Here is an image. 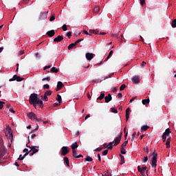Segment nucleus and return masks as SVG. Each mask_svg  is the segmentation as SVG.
Masks as SVG:
<instances>
[{"label":"nucleus","instance_id":"nucleus-1","mask_svg":"<svg viewBox=\"0 0 176 176\" xmlns=\"http://www.w3.org/2000/svg\"><path fill=\"white\" fill-rule=\"evenodd\" d=\"M30 103H33V102H38V101H42L41 100H39V98H38V94H32L30 96Z\"/></svg>","mask_w":176,"mask_h":176},{"label":"nucleus","instance_id":"nucleus-2","mask_svg":"<svg viewBox=\"0 0 176 176\" xmlns=\"http://www.w3.org/2000/svg\"><path fill=\"white\" fill-rule=\"evenodd\" d=\"M5 151V146H3V140H0V160H2L3 157V152Z\"/></svg>","mask_w":176,"mask_h":176},{"label":"nucleus","instance_id":"nucleus-3","mask_svg":"<svg viewBox=\"0 0 176 176\" xmlns=\"http://www.w3.org/2000/svg\"><path fill=\"white\" fill-rule=\"evenodd\" d=\"M28 117L31 120H36L37 122H40L41 119L36 118V115L34 112H30L28 113Z\"/></svg>","mask_w":176,"mask_h":176},{"label":"nucleus","instance_id":"nucleus-4","mask_svg":"<svg viewBox=\"0 0 176 176\" xmlns=\"http://www.w3.org/2000/svg\"><path fill=\"white\" fill-rule=\"evenodd\" d=\"M153 156L152 158V163H151V166L152 167H156V166H157V153H153Z\"/></svg>","mask_w":176,"mask_h":176},{"label":"nucleus","instance_id":"nucleus-5","mask_svg":"<svg viewBox=\"0 0 176 176\" xmlns=\"http://www.w3.org/2000/svg\"><path fill=\"white\" fill-rule=\"evenodd\" d=\"M27 148H30L31 150V152H33V153H38L39 152V150H38L36 148H39V146H28V144H26Z\"/></svg>","mask_w":176,"mask_h":176},{"label":"nucleus","instance_id":"nucleus-6","mask_svg":"<svg viewBox=\"0 0 176 176\" xmlns=\"http://www.w3.org/2000/svg\"><path fill=\"white\" fill-rule=\"evenodd\" d=\"M69 153V150H68V146H63L61 148V155L65 156Z\"/></svg>","mask_w":176,"mask_h":176},{"label":"nucleus","instance_id":"nucleus-7","mask_svg":"<svg viewBox=\"0 0 176 176\" xmlns=\"http://www.w3.org/2000/svg\"><path fill=\"white\" fill-rule=\"evenodd\" d=\"M31 105H33L34 108L36 109V105H39L40 108H43V101L38 100L36 102L30 103Z\"/></svg>","mask_w":176,"mask_h":176},{"label":"nucleus","instance_id":"nucleus-8","mask_svg":"<svg viewBox=\"0 0 176 176\" xmlns=\"http://www.w3.org/2000/svg\"><path fill=\"white\" fill-rule=\"evenodd\" d=\"M120 140H122V133H120L118 137L116 138L114 146H116L120 144Z\"/></svg>","mask_w":176,"mask_h":176},{"label":"nucleus","instance_id":"nucleus-9","mask_svg":"<svg viewBox=\"0 0 176 176\" xmlns=\"http://www.w3.org/2000/svg\"><path fill=\"white\" fill-rule=\"evenodd\" d=\"M94 56V54L87 53L85 55V57L87 60H89V61H91V60H93Z\"/></svg>","mask_w":176,"mask_h":176},{"label":"nucleus","instance_id":"nucleus-10","mask_svg":"<svg viewBox=\"0 0 176 176\" xmlns=\"http://www.w3.org/2000/svg\"><path fill=\"white\" fill-rule=\"evenodd\" d=\"M46 34H47V36H50V38H52V37L54 36V35H56V32H54V30H52L47 32Z\"/></svg>","mask_w":176,"mask_h":176},{"label":"nucleus","instance_id":"nucleus-11","mask_svg":"<svg viewBox=\"0 0 176 176\" xmlns=\"http://www.w3.org/2000/svg\"><path fill=\"white\" fill-rule=\"evenodd\" d=\"M63 86H64V84H63L62 82L58 81L57 83V87H56V91H59V90H61V89H63Z\"/></svg>","mask_w":176,"mask_h":176},{"label":"nucleus","instance_id":"nucleus-12","mask_svg":"<svg viewBox=\"0 0 176 176\" xmlns=\"http://www.w3.org/2000/svg\"><path fill=\"white\" fill-rule=\"evenodd\" d=\"M64 39V36H61V35H58L57 37H56L54 39V42H61Z\"/></svg>","mask_w":176,"mask_h":176},{"label":"nucleus","instance_id":"nucleus-13","mask_svg":"<svg viewBox=\"0 0 176 176\" xmlns=\"http://www.w3.org/2000/svg\"><path fill=\"white\" fill-rule=\"evenodd\" d=\"M105 102L108 103L110 101H112V95L109 94L107 96L104 97Z\"/></svg>","mask_w":176,"mask_h":176},{"label":"nucleus","instance_id":"nucleus-14","mask_svg":"<svg viewBox=\"0 0 176 176\" xmlns=\"http://www.w3.org/2000/svg\"><path fill=\"white\" fill-rule=\"evenodd\" d=\"M132 81L133 83H140V77L138 76H135L132 78Z\"/></svg>","mask_w":176,"mask_h":176},{"label":"nucleus","instance_id":"nucleus-15","mask_svg":"<svg viewBox=\"0 0 176 176\" xmlns=\"http://www.w3.org/2000/svg\"><path fill=\"white\" fill-rule=\"evenodd\" d=\"M47 19V12H43L40 16V20H46Z\"/></svg>","mask_w":176,"mask_h":176},{"label":"nucleus","instance_id":"nucleus-16","mask_svg":"<svg viewBox=\"0 0 176 176\" xmlns=\"http://www.w3.org/2000/svg\"><path fill=\"white\" fill-rule=\"evenodd\" d=\"M130 118V108L126 109V120H129Z\"/></svg>","mask_w":176,"mask_h":176},{"label":"nucleus","instance_id":"nucleus-17","mask_svg":"<svg viewBox=\"0 0 176 176\" xmlns=\"http://www.w3.org/2000/svg\"><path fill=\"white\" fill-rule=\"evenodd\" d=\"M30 152H27L24 154V155H20L18 160H24V158L25 157V156H28V155H29Z\"/></svg>","mask_w":176,"mask_h":176},{"label":"nucleus","instance_id":"nucleus-18","mask_svg":"<svg viewBox=\"0 0 176 176\" xmlns=\"http://www.w3.org/2000/svg\"><path fill=\"white\" fill-rule=\"evenodd\" d=\"M78 146H79V145H78V142H74L71 145V148L72 149V151H75L76 149V148H78Z\"/></svg>","mask_w":176,"mask_h":176},{"label":"nucleus","instance_id":"nucleus-19","mask_svg":"<svg viewBox=\"0 0 176 176\" xmlns=\"http://www.w3.org/2000/svg\"><path fill=\"white\" fill-rule=\"evenodd\" d=\"M170 142H171V137H169L166 140V146L167 148H170Z\"/></svg>","mask_w":176,"mask_h":176},{"label":"nucleus","instance_id":"nucleus-20","mask_svg":"<svg viewBox=\"0 0 176 176\" xmlns=\"http://www.w3.org/2000/svg\"><path fill=\"white\" fill-rule=\"evenodd\" d=\"M112 54H113V50L110 51V52L109 53L108 56L104 60V61H108V60H109V58H111V57H112Z\"/></svg>","mask_w":176,"mask_h":176},{"label":"nucleus","instance_id":"nucleus-21","mask_svg":"<svg viewBox=\"0 0 176 176\" xmlns=\"http://www.w3.org/2000/svg\"><path fill=\"white\" fill-rule=\"evenodd\" d=\"M170 133H171V131L170 130V129L168 128L166 129L165 132L163 134L166 135V137H168Z\"/></svg>","mask_w":176,"mask_h":176},{"label":"nucleus","instance_id":"nucleus-22","mask_svg":"<svg viewBox=\"0 0 176 176\" xmlns=\"http://www.w3.org/2000/svg\"><path fill=\"white\" fill-rule=\"evenodd\" d=\"M63 160H64V162L66 163L67 166L68 167H69V160L68 159V157H65L63 158Z\"/></svg>","mask_w":176,"mask_h":176},{"label":"nucleus","instance_id":"nucleus-23","mask_svg":"<svg viewBox=\"0 0 176 176\" xmlns=\"http://www.w3.org/2000/svg\"><path fill=\"white\" fill-rule=\"evenodd\" d=\"M138 170L139 171V173H140V174H141L142 176H146V175H145V172L141 170V166H138Z\"/></svg>","mask_w":176,"mask_h":176},{"label":"nucleus","instance_id":"nucleus-24","mask_svg":"<svg viewBox=\"0 0 176 176\" xmlns=\"http://www.w3.org/2000/svg\"><path fill=\"white\" fill-rule=\"evenodd\" d=\"M105 97V94L102 93L100 96L97 98V100L101 101Z\"/></svg>","mask_w":176,"mask_h":176},{"label":"nucleus","instance_id":"nucleus-25","mask_svg":"<svg viewBox=\"0 0 176 176\" xmlns=\"http://www.w3.org/2000/svg\"><path fill=\"white\" fill-rule=\"evenodd\" d=\"M50 72H54V74H57V72H58V69L56 67H52Z\"/></svg>","mask_w":176,"mask_h":176},{"label":"nucleus","instance_id":"nucleus-26","mask_svg":"<svg viewBox=\"0 0 176 176\" xmlns=\"http://www.w3.org/2000/svg\"><path fill=\"white\" fill-rule=\"evenodd\" d=\"M149 129V126L148 125H144L142 126L141 130L142 131H146Z\"/></svg>","mask_w":176,"mask_h":176},{"label":"nucleus","instance_id":"nucleus-27","mask_svg":"<svg viewBox=\"0 0 176 176\" xmlns=\"http://www.w3.org/2000/svg\"><path fill=\"white\" fill-rule=\"evenodd\" d=\"M75 46H76V44H75V43H71V44L69 45V46H68L69 50H72V49H74V47H75Z\"/></svg>","mask_w":176,"mask_h":176},{"label":"nucleus","instance_id":"nucleus-28","mask_svg":"<svg viewBox=\"0 0 176 176\" xmlns=\"http://www.w3.org/2000/svg\"><path fill=\"white\" fill-rule=\"evenodd\" d=\"M143 105H146L148 104H149V99H144L142 101Z\"/></svg>","mask_w":176,"mask_h":176},{"label":"nucleus","instance_id":"nucleus-29","mask_svg":"<svg viewBox=\"0 0 176 176\" xmlns=\"http://www.w3.org/2000/svg\"><path fill=\"white\" fill-rule=\"evenodd\" d=\"M120 157L121 159L120 164H124V156H123L122 154H120Z\"/></svg>","mask_w":176,"mask_h":176},{"label":"nucleus","instance_id":"nucleus-30","mask_svg":"<svg viewBox=\"0 0 176 176\" xmlns=\"http://www.w3.org/2000/svg\"><path fill=\"white\" fill-rule=\"evenodd\" d=\"M56 100L58 102L59 104H61L62 102V98L60 94L57 95Z\"/></svg>","mask_w":176,"mask_h":176},{"label":"nucleus","instance_id":"nucleus-31","mask_svg":"<svg viewBox=\"0 0 176 176\" xmlns=\"http://www.w3.org/2000/svg\"><path fill=\"white\" fill-rule=\"evenodd\" d=\"M113 142H110L108 145V149H113Z\"/></svg>","mask_w":176,"mask_h":176},{"label":"nucleus","instance_id":"nucleus-32","mask_svg":"<svg viewBox=\"0 0 176 176\" xmlns=\"http://www.w3.org/2000/svg\"><path fill=\"white\" fill-rule=\"evenodd\" d=\"M15 80H16V82H21V80H24V78H21L20 76H16Z\"/></svg>","mask_w":176,"mask_h":176},{"label":"nucleus","instance_id":"nucleus-33","mask_svg":"<svg viewBox=\"0 0 176 176\" xmlns=\"http://www.w3.org/2000/svg\"><path fill=\"white\" fill-rule=\"evenodd\" d=\"M100 12V7L96 6L94 9V13H98Z\"/></svg>","mask_w":176,"mask_h":176},{"label":"nucleus","instance_id":"nucleus-34","mask_svg":"<svg viewBox=\"0 0 176 176\" xmlns=\"http://www.w3.org/2000/svg\"><path fill=\"white\" fill-rule=\"evenodd\" d=\"M85 160H86V162H93V158H91V157L87 155L85 157Z\"/></svg>","mask_w":176,"mask_h":176},{"label":"nucleus","instance_id":"nucleus-35","mask_svg":"<svg viewBox=\"0 0 176 176\" xmlns=\"http://www.w3.org/2000/svg\"><path fill=\"white\" fill-rule=\"evenodd\" d=\"M171 26L173 28H176V19H174L171 23Z\"/></svg>","mask_w":176,"mask_h":176},{"label":"nucleus","instance_id":"nucleus-36","mask_svg":"<svg viewBox=\"0 0 176 176\" xmlns=\"http://www.w3.org/2000/svg\"><path fill=\"white\" fill-rule=\"evenodd\" d=\"M43 89L44 90H46V89L49 90V89H50V85H49V84H45L43 85Z\"/></svg>","mask_w":176,"mask_h":176},{"label":"nucleus","instance_id":"nucleus-37","mask_svg":"<svg viewBox=\"0 0 176 176\" xmlns=\"http://www.w3.org/2000/svg\"><path fill=\"white\" fill-rule=\"evenodd\" d=\"M120 152L122 155H126V149H124V147H121Z\"/></svg>","mask_w":176,"mask_h":176},{"label":"nucleus","instance_id":"nucleus-38","mask_svg":"<svg viewBox=\"0 0 176 176\" xmlns=\"http://www.w3.org/2000/svg\"><path fill=\"white\" fill-rule=\"evenodd\" d=\"M127 144H129V140H126L121 146V148H124V146H127Z\"/></svg>","mask_w":176,"mask_h":176},{"label":"nucleus","instance_id":"nucleus-39","mask_svg":"<svg viewBox=\"0 0 176 176\" xmlns=\"http://www.w3.org/2000/svg\"><path fill=\"white\" fill-rule=\"evenodd\" d=\"M73 152V156L74 157H76V159L78 157V153H76V150H72Z\"/></svg>","mask_w":176,"mask_h":176},{"label":"nucleus","instance_id":"nucleus-40","mask_svg":"<svg viewBox=\"0 0 176 176\" xmlns=\"http://www.w3.org/2000/svg\"><path fill=\"white\" fill-rule=\"evenodd\" d=\"M8 135H9V139H10L11 141H13V133L9 132V133H8Z\"/></svg>","mask_w":176,"mask_h":176},{"label":"nucleus","instance_id":"nucleus-41","mask_svg":"<svg viewBox=\"0 0 176 176\" xmlns=\"http://www.w3.org/2000/svg\"><path fill=\"white\" fill-rule=\"evenodd\" d=\"M52 91H46L44 94L47 96H52Z\"/></svg>","mask_w":176,"mask_h":176},{"label":"nucleus","instance_id":"nucleus-42","mask_svg":"<svg viewBox=\"0 0 176 176\" xmlns=\"http://www.w3.org/2000/svg\"><path fill=\"white\" fill-rule=\"evenodd\" d=\"M124 89H126V85L122 84L120 87V91H122V90H124Z\"/></svg>","mask_w":176,"mask_h":176},{"label":"nucleus","instance_id":"nucleus-43","mask_svg":"<svg viewBox=\"0 0 176 176\" xmlns=\"http://www.w3.org/2000/svg\"><path fill=\"white\" fill-rule=\"evenodd\" d=\"M104 149V148L101 147V148H97L94 150V152H101V151H102Z\"/></svg>","mask_w":176,"mask_h":176},{"label":"nucleus","instance_id":"nucleus-44","mask_svg":"<svg viewBox=\"0 0 176 176\" xmlns=\"http://www.w3.org/2000/svg\"><path fill=\"white\" fill-rule=\"evenodd\" d=\"M56 20V16H54V14H52L50 19V21H54Z\"/></svg>","mask_w":176,"mask_h":176},{"label":"nucleus","instance_id":"nucleus-45","mask_svg":"<svg viewBox=\"0 0 176 176\" xmlns=\"http://www.w3.org/2000/svg\"><path fill=\"white\" fill-rule=\"evenodd\" d=\"M135 135H137V132H133L131 138V141H134V138H135Z\"/></svg>","mask_w":176,"mask_h":176},{"label":"nucleus","instance_id":"nucleus-46","mask_svg":"<svg viewBox=\"0 0 176 176\" xmlns=\"http://www.w3.org/2000/svg\"><path fill=\"white\" fill-rule=\"evenodd\" d=\"M108 152H109V150L108 149H107V150H105V151H104L103 152H102V156H107V155H108Z\"/></svg>","mask_w":176,"mask_h":176},{"label":"nucleus","instance_id":"nucleus-47","mask_svg":"<svg viewBox=\"0 0 176 176\" xmlns=\"http://www.w3.org/2000/svg\"><path fill=\"white\" fill-rule=\"evenodd\" d=\"M16 78H17V75H14L13 78L9 80V82H13V80H16Z\"/></svg>","mask_w":176,"mask_h":176},{"label":"nucleus","instance_id":"nucleus-48","mask_svg":"<svg viewBox=\"0 0 176 176\" xmlns=\"http://www.w3.org/2000/svg\"><path fill=\"white\" fill-rule=\"evenodd\" d=\"M111 111L113 113H118V110L115 108H111Z\"/></svg>","mask_w":176,"mask_h":176},{"label":"nucleus","instance_id":"nucleus-49","mask_svg":"<svg viewBox=\"0 0 176 176\" xmlns=\"http://www.w3.org/2000/svg\"><path fill=\"white\" fill-rule=\"evenodd\" d=\"M43 100V101H49V98H47V96L45 95V94H44Z\"/></svg>","mask_w":176,"mask_h":176},{"label":"nucleus","instance_id":"nucleus-50","mask_svg":"<svg viewBox=\"0 0 176 176\" xmlns=\"http://www.w3.org/2000/svg\"><path fill=\"white\" fill-rule=\"evenodd\" d=\"M82 41H83V38H80V39H78L74 43L76 45V46L78 45V43L82 42Z\"/></svg>","mask_w":176,"mask_h":176},{"label":"nucleus","instance_id":"nucleus-51","mask_svg":"<svg viewBox=\"0 0 176 176\" xmlns=\"http://www.w3.org/2000/svg\"><path fill=\"white\" fill-rule=\"evenodd\" d=\"M43 82H45V80H47V82H50V77L44 78L42 79Z\"/></svg>","mask_w":176,"mask_h":176},{"label":"nucleus","instance_id":"nucleus-52","mask_svg":"<svg viewBox=\"0 0 176 176\" xmlns=\"http://www.w3.org/2000/svg\"><path fill=\"white\" fill-rule=\"evenodd\" d=\"M66 36H68L69 38H71V36H72V32H68L66 34Z\"/></svg>","mask_w":176,"mask_h":176},{"label":"nucleus","instance_id":"nucleus-53","mask_svg":"<svg viewBox=\"0 0 176 176\" xmlns=\"http://www.w3.org/2000/svg\"><path fill=\"white\" fill-rule=\"evenodd\" d=\"M162 140H163V142H166V140H167V136L166 135H162Z\"/></svg>","mask_w":176,"mask_h":176},{"label":"nucleus","instance_id":"nucleus-54","mask_svg":"<svg viewBox=\"0 0 176 176\" xmlns=\"http://www.w3.org/2000/svg\"><path fill=\"white\" fill-rule=\"evenodd\" d=\"M62 30L63 31H67V30H68V28H67V25H63L62 27Z\"/></svg>","mask_w":176,"mask_h":176},{"label":"nucleus","instance_id":"nucleus-55","mask_svg":"<svg viewBox=\"0 0 176 176\" xmlns=\"http://www.w3.org/2000/svg\"><path fill=\"white\" fill-rule=\"evenodd\" d=\"M3 104H5V102L0 101V109H2V108H3Z\"/></svg>","mask_w":176,"mask_h":176},{"label":"nucleus","instance_id":"nucleus-56","mask_svg":"<svg viewBox=\"0 0 176 176\" xmlns=\"http://www.w3.org/2000/svg\"><path fill=\"white\" fill-rule=\"evenodd\" d=\"M39 129V126L37 125L36 128L35 129L32 130L31 133H35V131H38Z\"/></svg>","mask_w":176,"mask_h":176},{"label":"nucleus","instance_id":"nucleus-57","mask_svg":"<svg viewBox=\"0 0 176 176\" xmlns=\"http://www.w3.org/2000/svg\"><path fill=\"white\" fill-rule=\"evenodd\" d=\"M36 58L41 59V54L38 52L36 53Z\"/></svg>","mask_w":176,"mask_h":176},{"label":"nucleus","instance_id":"nucleus-58","mask_svg":"<svg viewBox=\"0 0 176 176\" xmlns=\"http://www.w3.org/2000/svg\"><path fill=\"white\" fill-rule=\"evenodd\" d=\"M146 166H144V167H142V168H140V171H146Z\"/></svg>","mask_w":176,"mask_h":176},{"label":"nucleus","instance_id":"nucleus-59","mask_svg":"<svg viewBox=\"0 0 176 176\" xmlns=\"http://www.w3.org/2000/svg\"><path fill=\"white\" fill-rule=\"evenodd\" d=\"M145 65H146V63H145L144 61H143V62L141 63V67H142V68H144V67H145Z\"/></svg>","mask_w":176,"mask_h":176},{"label":"nucleus","instance_id":"nucleus-60","mask_svg":"<svg viewBox=\"0 0 176 176\" xmlns=\"http://www.w3.org/2000/svg\"><path fill=\"white\" fill-rule=\"evenodd\" d=\"M140 5H142V6H144V5H145V0H140Z\"/></svg>","mask_w":176,"mask_h":176},{"label":"nucleus","instance_id":"nucleus-61","mask_svg":"<svg viewBox=\"0 0 176 176\" xmlns=\"http://www.w3.org/2000/svg\"><path fill=\"white\" fill-rule=\"evenodd\" d=\"M83 33L85 34V35H91V34L89 33V32H87V30H84Z\"/></svg>","mask_w":176,"mask_h":176},{"label":"nucleus","instance_id":"nucleus-62","mask_svg":"<svg viewBox=\"0 0 176 176\" xmlns=\"http://www.w3.org/2000/svg\"><path fill=\"white\" fill-rule=\"evenodd\" d=\"M143 162L144 163H146V162H148V156L144 157Z\"/></svg>","mask_w":176,"mask_h":176},{"label":"nucleus","instance_id":"nucleus-63","mask_svg":"<svg viewBox=\"0 0 176 176\" xmlns=\"http://www.w3.org/2000/svg\"><path fill=\"white\" fill-rule=\"evenodd\" d=\"M49 68H52V65H47L44 67V69H49Z\"/></svg>","mask_w":176,"mask_h":176},{"label":"nucleus","instance_id":"nucleus-64","mask_svg":"<svg viewBox=\"0 0 176 176\" xmlns=\"http://www.w3.org/2000/svg\"><path fill=\"white\" fill-rule=\"evenodd\" d=\"M27 152H29V153H30V152H31V151H28V148H25V149H23V153H27Z\"/></svg>","mask_w":176,"mask_h":176}]
</instances>
